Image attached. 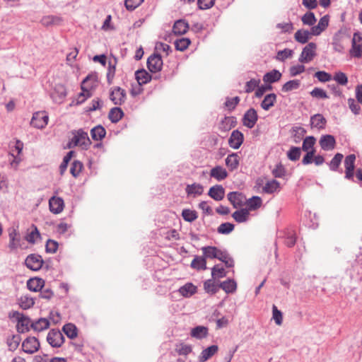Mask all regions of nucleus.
I'll list each match as a JSON object with an SVG mask.
<instances>
[{
  "mask_svg": "<svg viewBox=\"0 0 362 362\" xmlns=\"http://www.w3.org/2000/svg\"><path fill=\"white\" fill-rule=\"evenodd\" d=\"M73 137L69 141L67 146L69 148L80 146L82 149H88L91 144L88 133L82 129L74 131Z\"/></svg>",
  "mask_w": 362,
  "mask_h": 362,
  "instance_id": "nucleus-1",
  "label": "nucleus"
},
{
  "mask_svg": "<svg viewBox=\"0 0 362 362\" xmlns=\"http://www.w3.org/2000/svg\"><path fill=\"white\" fill-rule=\"evenodd\" d=\"M356 157L355 154H349L347 156H346L344 165L345 168V175L344 178L346 180L355 182L354 180V170H355V161H356Z\"/></svg>",
  "mask_w": 362,
  "mask_h": 362,
  "instance_id": "nucleus-2",
  "label": "nucleus"
},
{
  "mask_svg": "<svg viewBox=\"0 0 362 362\" xmlns=\"http://www.w3.org/2000/svg\"><path fill=\"white\" fill-rule=\"evenodd\" d=\"M317 46L314 42L308 43L303 49L298 59L301 63H308L311 62L316 55Z\"/></svg>",
  "mask_w": 362,
  "mask_h": 362,
  "instance_id": "nucleus-3",
  "label": "nucleus"
},
{
  "mask_svg": "<svg viewBox=\"0 0 362 362\" xmlns=\"http://www.w3.org/2000/svg\"><path fill=\"white\" fill-rule=\"evenodd\" d=\"M163 63L160 54L153 53L147 59V66L151 73H157L162 69Z\"/></svg>",
  "mask_w": 362,
  "mask_h": 362,
  "instance_id": "nucleus-4",
  "label": "nucleus"
},
{
  "mask_svg": "<svg viewBox=\"0 0 362 362\" xmlns=\"http://www.w3.org/2000/svg\"><path fill=\"white\" fill-rule=\"evenodd\" d=\"M127 94L124 89L119 86L113 87L111 89L110 99L115 105H122L125 102Z\"/></svg>",
  "mask_w": 362,
  "mask_h": 362,
  "instance_id": "nucleus-5",
  "label": "nucleus"
},
{
  "mask_svg": "<svg viewBox=\"0 0 362 362\" xmlns=\"http://www.w3.org/2000/svg\"><path fill=\"white\" fill-rule=\"evenodd\" d=\"M350 54L356 58L362 56V33L357 32L354 34Z\"/></svg>",
  "mask_w": 362,
  "mask_h": 362,
  "instance_id": "nucleus-6",
  "label": "nucleus"
},
{
  "mask_svg": "<svg viewBox=\"0 0 362 362\" xmlns=\"http://www.w3.org/2000/svg\"><path fill=\"white\" fill-rule=\"evenodd\" d=\"M347 37L346 30L340 29L334 35L332 45L334 51L343 52L344 50V40Z\"/></svg>",
  "mask_w": 362,
  "mask_h": 362,
  "instance_id": "nucleus-7",
  "label": "nucleus"
},
{
  "mask_svg": "<svg viewBox=\"0 0 362 362\" xmlns=\"http://www.w3.org/2000/svg\"><path fill=\"white\" fill-rule=\"evenodd\" d=\"M49 117L45 112H35L31 119L30 124L37 129L44 128L48 123Z\"/></svg>",
  "mask_w": 362,
  "mask_h": 362,
  "instance_id": "nucleus-8",
  "label": "nucleus"
},
{
  "mask_svg": "<svg viewBox=\"0 0 362 362\" xmlns=\"http://www.w3.org/2000/svg\"><path fill=\"white\" fill-rule=\"evenodd\" d=\"M25 264L30 269L37 271L42 268L43 259L39 255L31 254L25 259Z\"/></svg>",
  "mask_w": 362,
  "mask_h": 362,
  "instance_id": "nucleus-9",
  "label": "nucleus"
},
{
  "mask_svg": "<svg viewBox=\"0 0 362 362\" xmlns=\"http://www.w3.org/2000/svg\"><path fill=\"white\" fill-rule=\"evenodd\" d=\"M258 119L257 111L254 108H250L245 112L243 118V124L249 129L255 127Z\"/></svg>",
  "mask_w": 362,
  "mask_h": 362,
  "instance_id": "nucleus-10",
  "label": "nucleus"
},
{
  "mask_svg": "<svg viewBox=\"0 0 362 362\" xmlns=\"http://www.w3.org/2000/svg\"><path fill=\"white\" fill-rule=\"evenodd\" d=\"M228 201L231 203L235 209L241 207L244 205L246 201L245 196L238 192H231L227 195Z\"/></svg>",
  "mask_w": 362,
  "mask_h": 362,
  "instance_id": "nucleus-11",
  "label": "nucleus"
},
{
  "mask_svg": "<svg viewBox=\"0 0 362 362\" xmlns=\"http://www.w3.org/2000/svg\"><path fill=\"white\" fill-rule=\"evenodd\" d=\"M243 141V134L238 129H235L230 134V136L228 139V144L231 148L238 149L242 145Z\"/></svg>",
  "mask_w": 362,
  "mask_h": 362,
  "instance_id": "nucleus-12",
  "label": "nucleus"
},
{
  "mask_svg": "<svg viewBox=\"0 0 362 362\" xmlns=\"http://www.w3.org/2000/svg\"><path fill=\"white\" fill-rule=\"evenodd\" d=\"M49 210L54 214H58L63 211L64 200L60 197H52L49 200Z\"/></svg>",
  "mask_w": 362,
  "mask_h": 362,
  "instance_id": "nucleus-13",
  "label": "nucleus"
},
{
  "mask_svg": "<svg viewBox=\"0 0 362 362\" xmlns=\"http://www.w3.org/2000/svg\"><path fill=\"white\" fill-rule=\"evenodd\" d=\"M328 25L329 16L325 15L320 19L317 25H314L311 28V34L315 36L320 35L321 33L327 28Z\"/></svg>",
  "mask_w": 362,
  "mask_h": 362,
  "instance_id": "nucleus-14",
  "label": "nucleus"
},
{
  "mask_svg": "<svg viewBox=\"0 0 362 362\" xmlns=\"http://www.w3.org/2000/svg\"><path fill=\"white\" fill-rule=\"evenodd\" d=\"M98 84V75L96 73H93L88 75L81 83V90H86L94 88Z\"/></svg>",
  "mask_w": 362,
  "mask_h": 362,
  "instance_id": "nucleus-15",
  "label": "nucleus"
},
{
  "mask_svg": "<svg viewBox=\"0 0 362 362\" xmlns=\"http://www.w3.org/2000/svg\"><path fill=\"white\" fill-rule=\"evenodd\" d=\"M319 143L323 150L331 151L334 148L336 141L332 135L326 134L321 136Z\"/></svg>",
  "mask_w": 362,
  "mask_h": 362,
  "instance_id": "nucleus-16",
  "label": "nucleus"
},
{
  "mask_svg": "<svg viewBox=\"0 0 362 362\" xmlns=\"http://www.w3.org/2000/svg\"><path fill=\"white\" fill-rule=\"evenodd\" d=\"M208 195L216 201H221L224 198L225 189L222 185H216L209 189Z\"/></svg>",
  "mask_w": 362,
  "mask_h": 362,
  "instance_id": "nucleus-17",
  "label": "nucleus"
},
{
  "mask_svg": "<svg viewBox=\"0 0 362 362\" xmlns=\"http://www.w3.org/2000/svg\"><path fill=\"white\" fill-rule=\"evenodd\" d=\"M9 244L8 247L11 250L17 249L20 245L21 238L18 232L15 228H11L8 233Z\"/></svg>",
  "mask_w": 362,
  "mask_h": 362,
  "instance_id": "nucleus-18",
  "label": "nucleus"
},
{
  "mask_svg": "<svg viewBox=\"0 0 362 362\" xmlns=\"http://www.w3.org/2000/svg\"><path fill=\"white\" fill-rule=\"evenodd\" d=\"M189 28V24L185 20H177L173 25V32L175 35H182L187 33Z\"/></svg>",
  "mask_w": 362,
  "mask_h": 362,
  "instance_id": "nucleus-19",
  "label": "nucleus"
},
{
  "mask_svg": "<svg viewBox=\"0 0 362 362\" xmlns=\"http://www.w3.org/2000/svg\"><path fill=\"white\" fill-rule=\"evenodd\" d=\"M326 124L327 120L321 114H315L310 117V125L312 128L322 129L325 127Z\"/></svg>",
  "mask_w": 362,
  "mask_h": 362,
  "instance_id": "nucleus-20",
  "label": "nucleus"
},
{
  "mask_svg": "<svg viewBox=\"0 0 362 362\" xmlns=\"http://www.w3.org/2000/svg\"><path fill=\"white\" fill-rule=\"evenodd\" d=\"M210 176L218 181H221L228 177V173L222 166L217 165L211 170Z\"/></svg>",
  "mask_w": 362,
  "mask_h": 362,
  "instance_id": "nucleus-21",
  "label": "nucleus"
},
{
  "mask_svg": "<svg viewBox=\"0 0 362 362\" xmlns=\"http://www.w3.org/2000/svg\"><path fill=\"white\" fill-rule=\"evenodd\" d=\"M66 96V90L64 86H56L54 91L52 93V97L56 103H62L64 98Z\"/></svg>",
  "mask_w": 362,
  "mask_h": 362,
  "instance_id": "nucleus-22",
  "label": "nucleus"
},
{
  "mask_svg": "<svg viewBox=\"0 0 362 362\" xmlns=\"http://www.w3.org/2000/svg\"><path fill=\"white\" fill-rule=\"evenodd\" d=\"M226 165L230 171L236 170L239 166V156L237 153L229 154L226 158Z\"/></svg>",
  "mask_w": 362,
  "mask_h": 362,
  "instance_id": "nucleus-23",
  "label": "nucleus"
},
{
  "mask_svg": "<svg viewBox=\"0 0 362 362\" xmlns=\"http://www.w3.org/2000/svg\"><path fill=\"white\" fill-rule=\"evenodd\" d=\"M218 351V346L216 345H212L205 349H204L199 356V362H205L211 357H212Z\"/></svg>",
  "mask_w": 362,
  "mask_h": 362,
  "instance_id": "nucleus-24",
  "label": "nucleus"
},
{
  "mask_svg": "<svg viewBox=\"0 0 362 362\" xmlns=\"http://www.w3.org/2000/svg\"><path fill=\"white\" fill-rule=\"evenodd\" d=\"M185 191L188 196L192 195L193 197H196L202 194L204 187L201 184L193 183L192 185H187Z\"/></svg>",
  "mask_w": 362,
  "mask_h": 362,
  "instance_id": "nucleus-25",
  "label": "nucleus"
},
{
  "mask_svg": "<svg viewBox=\"0 0 362 362\" xmlns=\"http://www.w3.org/2000/svg\"><path fill=\"white\" fill-rule=\"evenodd\" d=\"M45 281L40 278L30 279L27 282V287L31 291H40L44 286Z\"/></svg>",
  "mask_w": 362,
  "mask_h": 362,
  "instance_id": "nucleus-26",
  "label": "nucleus"
},
{
  "mask_svg": "<svg viewBox=\"0 0 362 362\" xmlns=\"http://www.w3.org/2000/svg\"><path fill=\"white\" fill-rule=\"evenodd\" d=\"M39 341H23L22 349L24 352L33 354L39 349Z\"/></svg>",
  "mask_w": 362,
  "mask_h": 362,
  "instance_id": "nucleus-27",
  "label": "nucleus"
},
{
  "mask_svg": "<svg viewBox=\"0 0 362 362\" xmlns=\"http://www.w3.org/2000/svg\"><path fill=\"white\" fill-rule=\"evenodd\" d=\"M135 77L139 85L146 84L151 80V75L145 69L136 71L135 72Z\"/></svg>",
  "mask_w": 362,
  "mask_h": 362,
  "instance_id": "nucleus-28",
  "label": "nucleus"
},
{
  "mask_svg": "<svg viewBox=\"0 0 362 362\" xmlns=\"http://www.w3.org/2000/svg\"><path fill=\"white\" fill-rule=\"evenodd\" d=\"M281 74L276 69L266 73L263 76V81L265 83H273L279 81L281 78Z\"/></svg>",
  "mask_w": 362,
  "mask_h": 362,
  "instance_id": "nucleus-29",
  "label": "nucleus"
},
{
  "mask_svg": "<svg viewBox=\"0 0 362 362\" xmlns=\"http://www.w3.org/2000/svg\"><path fill=\"white\" fill-rule=\"evenodd\" d=\"M276 101V95L275 93H269L267 95L261 103V107L264 110H269L274 105Z\"/></svg>",
  "mask_w": 362,
  "mask_h": 362,
  "instance_id": "nucleus-30",
  "label": "nucleus"
},
{
  "mask_svg": "<svg viewBox=\"0 0 362 362\" xmlns=\"http://www.w3.org/2000/svg\"><path fill=\"white\" fill-rule=\"evenodd\" d=\"M280 190V183L276 180L268 181L262 188V192L266 194H272Z\"/></svg>",
  "mask_w": 362,
  "mask_h": 362,
  "instance_id": "nucleus-31",
  "label": "nucleus"
},
{
  "mask_svg": "<svg viewBox=\"0 0 362 362\" xmlns=\"http://www.w3.org/2000/svg\"><path fill=\"white\" fill-rule=\"evenodd\" d=\"M344 158V156L340 153H337L335 154V156L332 158L331 161L328 163L329 168L330 170L332 171H339V173H342V170H339V166L341 165V163L342 161V159Z\"/></svg>",
  "mask_w": 362,
  "mask_h": 362,
  "instance_id": "nucleus-32",
  "label": "nucleus"
},
{
  "mask_svg": "<svg viewBox=\"0 0 362 362\" xmlns=\"http://www.w3.org/2000/svg\"><path fill=\"white\" fill-rule=\"evenodd\" d=\"M90 135L94 141H100L106 135V130L102 125H98L90 130Z\"/></svg>",
  "mask_w": 362,
  "mask_h": 362,
  "instance_id": "nucleus-33",
  "label": "nucleus"
},
{
  "mask_svg": "<svg viewBox=\"0 0 362 362\" xmlns=\"http://www.w3.org/2000/svg\"><path fill=\"white\" fill-rule=\"evenodd\" d=\"M219 288H222L226 293H233L237 289V284L233 279H228L220 283Z\"/></svg>",
  "mask_w": 362,
  "mask_h": 362,
  "instance_id": "nucleus-34",
  "label": "nucleus"
},
{
  "mask_svg": "<svg viewBox=\"0 0 362 362\" xmlns=\"http://www.w3.org/2000/svg\"><path fill=\"white\" fill-rule=\"evenodd\" d=\"M31 322L28 317L21 316L17 321L16 328L18 332L23 333L29 330V327L31 326Z\"/></svg>",
  "mask_w": 362,
  "mask_h": 362,
  "instance_id": "nucleus-35",
  "label": "nucleus"
},
{
  "mask_svg": "<svg viewBox=\"0 0 362 362\" xmlns=\"http://www.w3.org/2000/svg\"><path fill=\"white\" fill-rule=\"evenodd\" d=\"M311 35V32L307 30L300 29L296 31L294 35V38L298 42L305 44L309 40Z\"/></svg>",
  "mask_w": 362,
  "mask_h": 362,
  "instance_id": "nucleus-36",
  "label": "nucleus"
},
{
  "mask_svg": "<svg viewBox=\"0 0 362 362\" xmlns=\"http://www.w3.org/2000/svg\"><path fill=\"white\" fill-rule=\"evenodd\" d=\"M249 214L250 213L247 209H241L233 212L232 217L236 222L243 223L247 221Z\"/></svg>",
  "mask_w": 362,
  "mask_h": 362,
  "instance_id": "nucleus-37",
  "label": "nucleus"
},
{
  "mask_svg": "<svg viewBox=\"0 0 362 362\" xmlns=\"http://www.w3.org/2000/svg\"><path fill=\"white\" fill-rule=\"evenodd\" d=\"M179 292L184 297H189L197 292V287L192 283H187L179 288Z\"/></svg>",
  "mask_w": 362,
  "mask_h": 362,
  "instance_id": "nucleus-38",
  "label": "nucleus"
},
{
  "mask_svg": "<svg viewBox=\"0 0 362 362\" xmlns=\"http://www.w3.org/2000/svg\"><path fill=\"white\" fill-rule=\"evenodd\" d=\"M124 116V112L120 107H112L109 112L108 117L112 123L118 122Z\"/></svg>",
  "mask_w": 362,
  "mask_h": 362,
  "instance_id": "nucleus-39",
  "label": "nucleus"
},
{
  "mask_svg": "<svg viewBox=\"0 0 362 362\" xmlns=\"http://www.w3.org/2000/svg\"><path fill=\"white\" fill-rule=\"evenodd\" d=\"M208 328L204 326H197L191 330V336L193 338L202 339L206 337Z\"/></svg>",
  "mask_w": 362,
  "mask_h": 362,
  "instance_id": "nucleus-40",
  "label": "nucleus"
},
{
  "mask_svg": "<svg viewBox=\"0 0 362 362\" xmlns=\"http://www.w3.org/2000/svg\"><path fill=\"white\" fill-rule=\"evenodd\" d=\"M191 267L197 270L206 269V262L204 257L196 256L191 262Z\"/></svg>",
  "mask_w": 362,
  "mask_h": 362,
  "instance_id": "nucleus-41",
  "label": "nucleus"
},
{
  "mask_svg": "<svg viewBox=\"0 0 362 362\" xmlns=\"http://www.w3.org/2000/svg\"><path fill=\"white\" fill-rule=\"evenodd\" d=\"M64 332L69 339H74L77 337V327L72 323H67L62 328Z\"/></svg>",
  "mask_w": 362,
  "mask_h": 362,
  "instance_id": "nucleus-42",
  "label": "nucleus"
},
{
  "mask_svg": "<svg viewBox=\"0 0 362 362\" xmlns=\"http://www.w3.org/2000/svg\"><path fill=\"white\" fill-rule=\"evenodd\" d=\"M49 321L45 318H40L35 322H32L31 327L35 331L40 332L48 328Z\"/></svg>",
  "mask_w": 362,
  "mask_h": 362,
  "instance_id": "nucleus-43",
  "label": "nucleus"
},
{
  "mask_svg": "<svg viewBox=\"0 0 362 362\" xmlns=\"http://www.w3.org/2000/svg\"><path fill=\"white\" fill-rule=\"evenodd\" d=\"M191 41L187 37H182L175 41V47L177 50L183 52L187 49Z\"/></svg>",
  "mask_w": 362,
  "mask_h": 362,
  "instance_id": "nucleus-44",
  "label": "nucleus"
},
{
  "mask_svg": "<svg viewBox=\"0 0 362 362\" xmlns=\"http://www.w3.org/2000/svg\"><path fill=\"white\" fill-rule=\"evenodd\" d=\"M300 82L299 80L295 79V80H291L289 81H287L285 83L282 88L281 90L283 92L287 93L289 91H291L293 90H296L300 87Z\"/></svg>",
  "mask_w": 362,
  "mask_h": 362,
  "instance_id": "nucleus-45",
  "label": "nucleus"
},
{
  "mask_svg": "<svg viewBox=\"0 0 362 362\" xmlns=\"http://www.w3.org/2000/svg\"><path fill=\"white\" fill-rule=\"evenodd\" d=\"M204 288L206 293L214 294L218 291L219 284H216L213 279H209L204 282Z\"/></svg>",
  "mask_w": 362,
  "mask_h": 362,
  "instance_id": "nucleus-46",
  "label": "nucleus"
},
{
  "mask_svg": "<svg viewBox=\"0 0 362 362\" xmlns=\"http://www.w3.org/2000/svg\"><path fill=\"white\" fill-rule=\"evenodd\" d=\"M315 142L316 139L313 136H306L303 141L301 150L303 151H310L311 149H315L313 146Z\"/></svg>",
  "mask_w": 362,
  "mask_h": 362,
  "instance_id": "nucleus-47",
  "label": "nucleus"
},
{
  "mask_svg": "<svg viewBox=\"0 0 362 362\" xmlns=\"http://www.w3.org/2000/svg\"><path fill=\"white\" fill-rule=\"evenodd\" d=\"M301 155V148L300 147L292 146L287 152V157L291 161L299 160Z\"/></svg>",
  "mask_w": 362,
  "mask_h": 362,
  "instance_id": "nucleus-48",
  "label": "nucleus"
},
{
  "mask_svg": "<svg viewBox=\"0 0 362 362\" xmlns=\"http://www.w3.org/2000/svg\"><path fill=\"white\" fill-rule=\"evenodd\" d=\"M182 216L185 221L193 222L195 221L198 216L196 211L190 209H183L182 211Z\"/></svg>",
  "mask_w": 362,
  "mask_h": 362,
  "instance_id": "nucleus-49",
  "label": "nucleus"
},
{
  "mask_svg": "<svg viewBox=\"0 0 362 362\" xmlns=\"http://www.w3.org/2000/svg\"><path fill=\"white\" fill-rule=\"evenodd\" d=\"M293 133V141L295 143H298L302 139L303 136L306 134V130L302 127H294L292 128Z\"/></svg>",
  "mask_w": 362,
  "mask_h": 362,
  "instance_id": "nucleus-50",
  "label": "nucleus"
},
{
  "mask_svg": "<svg viewBox=\"0 0 362 362\" xmlns=\"http://www.w3.org/2000/svg\"><path fill=\"white\" fill-rule=\"evenodd\" d=\"M205 258L214 259L216 257L218 248L214 246H206L202 248Z\"/></svg>",
  "mask_w": 362,
  "mask_h": 362,
  "instance_id": "nucleus-51",
  "label": "nucleus"
},
{
  "mask_svg": "<svg viewBox=\"0 0 362 362\" xmlns=\"http://www.w3.org/2000/svg\"><path fill=\"white\" fill-rule=\"evenodd\" d=\"M226 272L223 267L219 264L215 265L211 269V276L214 279H220L226 276Z\"/></svg>",
  "mask_w": 362,
  "mask_h": 362,
  "instance_id": "nucleus-52",
  "label": "nucleus"
},
{
  "mask_svg": "<svg viewBox=\"0 0 362 362\" xmlns=\"http://www.w3.org/2000/svg\"><path fill=\"white\" fill-rule=\"evenodd\" d=\"M301 21L304 25H313L315 23L317 19L314 13L308 11L302 16Z\"/></svg>",
  "mask_w": 362,
  "mask_h": 362,
  "instance_id": "nucleus-53",
  "label": "nucleus"
},
{
  "mask_svg": "<svg viewBox=\"0 0 362 362\" xmlns=\"http://www.w3.org/2000/svg\"><path fill=\"white\" fill-rule=\"evenodd\" d=\"M234 229L233 223L226 222L221 223L217 228V232L220 234H228Z\"/></svg>",
  "mask_w": 362,
  "mask_h": 362,
  "instance_id": "nucleus-54",
  "label": "nucleus"
},
{
  "mask_svg": "<svg viewBox=\"0 0 362 362\" xmlns=\"http://www.w3.org/2000/svg\"><path fill=\"white\" fill-rule=\"evenodd\" d=\"M83 169V163L78 160H74L71 166L70 173L71 174L76 177Z\"/></svg>",
  "mask_w": 362,
  "mask_h": 362,
  "instance_id": "nucleus-55",
  "label": "nucleus"
},
{
  "mask_svg": "<svg viewBox=\"0 0 362 362\" xmlns=\"http://www.w3.org/2000/svg\"><path fill=\"white\" fill-rule=\"evenodd\" d=\"M83 92L79 93L76 99V100L73 101L75 105H78L85 102L88 98L91 97V93L89 90L86 89V90H82Z\"/></svg>",
  "mask_w": 362,
  "mask_h": 362,
  "instance_id": "nucleus-56",
  "label": "nucleus"
},
{
  "mask_svg": "<svg viewBox=\"0 0 362 362\" xmlns=\"http://www.w3.org/2000/svg\"><path fill=\"white\" fill-rule=\"evenodd\" d=\"M333 79L339 85L346 86L348 83V78L346 75L341 72H336L333 76Z\"/></svg>",
  "mask_w": 362,
  "mask_h": 362,
  "instance_id": "nucleus-57",
  "label": "nucleus"
},
{
  "mask_svg": "<svg viewBox=\"0 0 362 362\" xmlns=\"http://www.w3.org/2000/svg\"><path fill=\"white\" fill-rule=\"evenodd\" d=\"M176 351L179 355L187 356L192 351V347L189 345L185 344L184 343H180L176 346L175 349Z\"/></svg>",
  "mask_w": 362,
  "mask_h": 362,
  "instance_id": "nucleus-58",
  "label": "nucleus"
},
{
  "mask_svg": "<svg viewBox=\"0 0 362 362\" xmlns=\"http://www.w3.org/2000/svg\"><path fill=\"white\" fill-rule=\"evenodd\" d=\"M310 95L318 99L328 98V95L325 90L320 88H315L310 93Z\"/></svg>",
  "mask_w": 362,
  "mask_h": 362,
  "instance_id": "nucleus-59",
  "label": "nucleus"
},
{
  "mask_svg": "<svg viewBox=\"0 0 362 362\" xmlns=\"http://www.w3.org/2000/svg\"><path fill=\"white\" fill-rule=\"evenodd\" d=\"M155 51L156 52H163L165 53L166 56L169 55L170 52H172L171 47L168 44L158 42L155 45Z\"/></svg>",
  "mask_w": 362,
  "mask_h": 362,
  "instance_id": "nucleus-60",
  "label": "nucleus"
},
{
  "mask_svg": "<svg viewBox=\"0 0 362 362\" xmlns=\"http://www.w3.org/2000/svg\"><path fill=\"white\" fill-rule=\"evenodd\" d=\"M247 205L250 209H256L261 206L262 199L259 197L254 196L247 201Z\"/></svg>",
  "mask_w": 362,
  "mask_h": 362,
  "instance_id": "nucleus-61",
  "label": "nucleus"
},
{
  "mask_svg": "<svg viewBox=\"0 0 362 362\" xmlns=\"http://www.w3.org/2000/svg\"><path fill=\"white\" fill-rule=\"evenodd\" d=\"M259 83V79L252 78L245 84V92L247 93L252 92L256 88H258Z\"/></svg>",
  "mask_w": 362,
  "mask_h": 362,
  "instance_id": "nucleus-62",
  "label": "nucleus"
},
{
  "mask_svg": "<svg viewBox=\"0 0 362 362\" xmlns=\"http://www.w3.org/2000/svg\"><path fill=\"white\" fill-rule=\"evenodd\" d=\"M102 101L100 98L93 99L88 107H86V112H90L100 110L102 107Z\"/></svg>",
  "mask_w": 362,
  "mask_h": 362,
  "instance_id": "nucleus-63",
  "label": "nucleus"
},
{
  "mask_svg": "<svg viewBox=\"0 0 362 362\" xmlns=\"http://www.w3.org/2000/svg\"><path fill=\"white\" fill-rule=\"evenodd\" d=\"M35 302L33 298L28 297L21 298L20 299L19 305L24 310H27L33 306Z\"/></svg>",
  "mask_w": 362,
  "mask_h": 362,
  "instance_id": "nucleus-64",
  "label": "nucleus"
}]
</instances>
